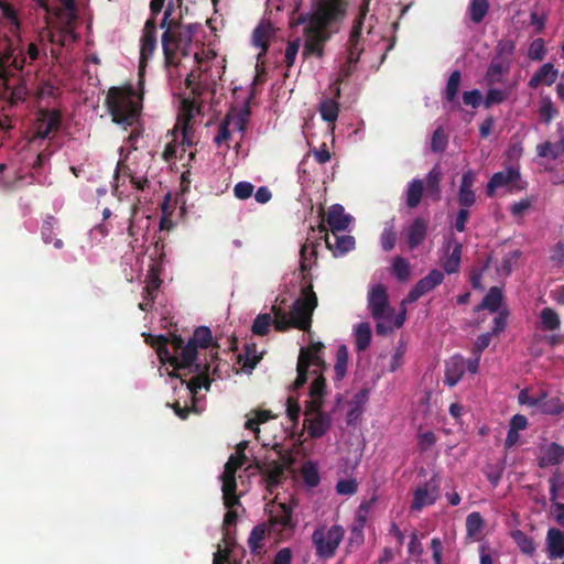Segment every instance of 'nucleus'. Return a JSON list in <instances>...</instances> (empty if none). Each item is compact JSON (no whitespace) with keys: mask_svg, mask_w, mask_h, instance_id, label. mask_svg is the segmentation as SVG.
Listing matches in <instances>:
<instances>
[{"mask_svg":"<svg viewBox=\"0 0 564 564\" xmlns=\"http://www.w3.org/2000/svg\"><path fill=\"white\" fill-rule=\"evenodd\" d=\"M312 6V12L300 13L296 20L289 22L291 28L306 24L303 30V59L324 56L326 43L338 33L339 24L346 15L347 4L344 0H313Z\"/></svg>","mask_w":564,"mask_h":564,"instance_id":"obj_1","label":"nucleus"},{"mask_svg":"<svg viewBox=\"0 0 564 564\" xmlns=\"http://www.w3.org/2000/svg\"><path fill=\"white\" fill-rule=\"evenodd\" d=\"M212 347V358L218 357L219 344L213 341V334L209 327L198 326L194 329L193 336L185 345L183 352L180 356V372L194 375L187 382V388L192 395L198 393L204 388L209 390L212 380L209 378L210 365L208 362L197 361L198 348L206 349Z\"/></svg>","mask_w":564,"mask_h":564,"instance_id":"obj_2","label":"nucleus"},{"mask_svg":"<svg viewBox=\"0 0 564 564\" xmlns=\"http://www.w3.org/2000/svg\"><path fill=\"white\" fill-rule=\"evenodd\" d=\"M317 304V295L313 290L312 283H308L302 288L300 297L294 301L289 313L276 305L271 307L275 330L286 332L291 328H296L310 333L313 313Z\"/></svg>","mask_w":564,"mask_h":564,"instance_id":"obj_3","label":"nucleus"},{"mask_svg":"<svg viewBox=\"0 0 564 564\" xmlns=\"http://www.w3.org/2000/svg\"><path fill=\"white\" fill-rule=\"evenodd\" d=\"M367 307L376 322V333L379 336H387L394 328H401L406 318L404 305L395 313L390 305L387 288L381 283L375 284L368 291Z\"/></svg>","mask_w":564,"mask_h":564,"instance_id":"obj_4","label":"nucleus"},{"mask_svg":"<svg viewBox=\"0 0 564 564\" xmlns=\"http://www.w3.org/2000/svg\"><path fill=\"white\" fill-rule=\"evenodd\" d=\"M105 106L112 122L124 129L132 127L139 119L142 109V96L131 86H113L107 91Z\"/></svg>","mask_w":564,"mask_h":564,"instance_id":"obj_5","label":"nucleus"},{"mask_svg":"<svg viewBox=\"0 0 564 564\" xmlns=\"http://www.w3.org/2000/svg\"><path fill=\"white\" fill-rule=\"evenodd\" d=\"M196 31V24H187L175 31L167 28L162 34V48L164 54V65L166 68L176 67L181 62V56H187L193 42V34Z\"/></svg>","mask_w":564,"mask_h":564,"instance_id":"obj_6","label":"nucleus"},{"mask_svg":"<svg viewBox=\"0 0 564 564\" xmlns=\"http://www.w3.org/2000/svg\"><path fill=\"white\" fill-rule=\"evenodd\" d=\"M345 536V530L339 524L317 527L312 534L315 554L321 560L333 558Z\"/></svg>","mask_w":564,"mask_h":564,"instance_id":"obj_7","label":"nucleus"},{"mask_svg":"<svg viewBox=\"0 0 564 564\" xmlns=\"http://www.w3.org/2000/svg\"><path fill=\"white\" fill-rule=\"evenodd\" d=\"M323 349L324 345L321 341L301 348L296 365L297 376L292 386L294 391L301 389L307 382L308 369L311 367H315L313 370L314 373H317L318 370L326 367V362L321 356Z\"/></svg>","mask_w":564,"mask_h":564,"instance_id":"obj_8","label":"nucleus"},{"mask_svg":"<svg viewBox=\"0 0 564 564\" xmlns=\"http://www.w3.org/2000/svg\"><path fill=\"white\" fill-rule=\"evenodd\" d=\"M279 455L281 462L273 459L271 462L264 463L259 459H254L253 464L250 465V467L253 466L264 477L267 489L270 492H272L273 489L280 485L286 468L290 467L294 462L292 454L289 452L279 451Z\"/></svg>","mask_w":564,"mask_h":564,"instance_id":"obj_9","label":"nucleus"},{"mask_svg":"<svg viewBox=\"0 0 564 564\" xmlns=\"http://www.w3.org/2000/svg\"><path fill=\"white\" fill-rule=\"evenodd\" d=\"M145 343L155 349L156 355L162 364H169L173 370L169 372L172 378H178L185 382V372H180V356H173L169 348V339L164 335H147Z\"/></svg>","mask_w":564,"mask_h":564,"instance_id":"obj_10","label":"nucleus"},{"mask_svg":"<svg viewBox=\"0 0 564 564\" xmlns=\"http://www.w3.org/2000/svg\"><path fill=\"white\" fill-rule=\"evenodd\" d=\"M520 180L519 169L509 166L490 177L487 183L486 193L491 197L498 188H507L509 193L519 192L523 188L519 185Z\"/></svg>","mask_w":564,"mask_h":564,"instance_id":"obj_11","label":"nucleus"},{"mask_svg":"<svg viewBox=\"0 0 564 564\" xmlns=\"http://www.w3.org/2000/svg\"><path fill=\"white\" fill-rule=\"evenodd\" d=\"M440 497V478L435 474L413 492L411 502L412 511H421L424 507L432 506Z\"/></svg>","mask_w":564,"mask_h":564,"instance_id":"obj_12","label":"nucleus"},{"mask_svg":"<svg viewBox=\"0 0 564 564\" xmlns=\"http://www.w3.org/2000/svg\"><path fill=\"white\" fill-rule=\"evenodd\" d=\"M293 508L284 502L275 503L269 509L267 525L269 531L280 533L282 529H293Z\"/></svg>","mask_w":564,"mask_h":564,"instance_id":"obj_13","label":"nucleus"},{"mask_svg":"<svg viewBox=\"0 0 564 564\" xmlns=\"http://www.w3.org/2000/svg\"><path fill=\"white\" fill-rule=\"evenodd\" d=\"M444 281V273L437 269L431 270L427 275L420 279L416 284L410 290L402 305L406 303H414L426 293L434 290Z\"/></svg>","mask_w":564,"mask_h":564,"instance_id":"obj_14","label":"nucleus"},{"mask_svg":"<svg viewBox=\"0 0 564 564\" xmlns=\"http://www.w3.org/2000/svg\"><path fill=\"white\" fill-rule=\"evenodd\" d=\"M319 232L324 234L325 243L333 256L338 258L355 249L356 240L350 235L333 234V240L329 238L328 229L324 223L318 226Z\"/></svg>","mask_w":564,"mask_h":564,"instance_id":"obj_15","label":"nucleus"},{"mask_svg":"<svg viewBox=\"0 0 564 564\" xmlns=\"http://www.w3.org/2000/svg\"><path fill=\"white\" fill-rule=\"evenodd\" d=\"M275 31L270 21L259 23L252 32L251 43L254 47H259L260 52L257 55V61L260 62L267 55L269 50L270 39L274 35Z\"/></svg>","mask_w":564,"mask_h":564,"instance_id":"obj_16","label":"nucleus"},{"mask_svg":"<svg viewBox=\"0 0 564 564\" xmlns=\"http://www.w3.org/2000/svg\"><path fill=\"white\" fill-rule=\"evenodd\" d=\"M156 47V22L154 18L148 19L141 37L140 64L145 63Z\"/></svg>","mask_w":564,"mask_h":564,"instance_id":"obj_17","label":"nucleus"},{"mask_svg":"<svg viewBox=\"0 0 564 564\" xmlns=\"http://www.w3.org/2000/svg\"><path fill=\"white\" fill-rule=\"evenodd\" d=\"M476 181V173L468 170L463 173L457 195V203L462 208H469L476 203V194L473 186Z\"/></svg>","mask_w":564,"mask_h":564,"instance_id":"obj_18","label":"nucleus"},{"mask_svg":"<svg viewBox=\"0 0 564 564\" xmlns=\"http://www.w3.org/2000/svg\"><path fill=\"white\" fill-rule=\"evenodd\" d=\"M61 126V112L58 110H41L37 119L36 137L46 139L48 135L57 131Z\"/></svg>","mask_w":564,"mask_h":564,"instance_id":"obj_19","label":"nucleus"},{"mask_svg":"<svg viewBox=\"0 0 564 564\" xmlns=\"http://www.w3.org/2000/svg\"><path fill=\"white\" fill-rule=\"evenodd\" d=\"M325 221L332 234H336L345 231L352 221V217L348 214H345V209L341 205L334 204L329 207L325 217Z\"/></svg>","mask_w":564,"mask_h":564,"instance_id":"obj_20","label":"nucleus"},{"mask_svg":"<svg viewBox=\"0 0 564 564\" xmlns=\"http://www.w3.org/2000/svg\"><path fill=\"white\" fill-rule=\"evenodd\" d=\"M429 230V220L423 217H416L412 220L405 230L406 242L411 250L417 248L426 238Z\"/></svg>","mask_w":564,"mask_h":564,"instance_id":"obj_21","label":"nucleus"},{"mask_svg":"<svg viewBox=\"0 0 564 564\" xmlns=\"http://www.w3.org/2000/svg\"><path fill=\"white\" fill-rule=\"evenodd\" d=\"M195 112H199V108L195 105L194 100L188 98L183 99L181 101V113L178 116L174 131L181 128V133L184 134V138H187V133L192 129L191 122L195 116Z\"/></svg>","mask_w":564,"mask_h":564,"instance_id":"obj_22","label":"nucleus"},{"mask_svg":"<svg viewBox=\"0 0 564 564\" xmlns=\"http://www.w3.org/2000/svg\"><path fill=\"white\" fill-rule=\"evenodd\" d=\"M510 62L506 59H499L498 57H492L487 72L485 74V80L488 85L501 84L503 83V77L509 74L511 68Z\"/></svg>","mask_w":564,"mask_h":564,"instance_id":"obj_23","label":"nucleus"},{"mask_svg":"<svg viewBox=\"0 0 564 564\" xmlns=\"http://www.w3.org/2000/svg\"><path fill=\"white\" fill-rule=\"evenodd\" d=\"M466 361L460 355L453 356L445 365L444 382L449 386H456L464 376Z\"/></svg>","mask_w":564,"mask_h":564,"instance_id":"obj_24","label":"nucleus"},{"mask_svg":"<svg viewBox=\"0 0 564 564\" xmlns=\"http://www.w3.org/2000/svg\"><path fill=\"white\" fill-rule=\"evenodd\" d=\"M304 426L312 438H319L329 430L330 417L327 413L318 412L314 416L305 417Z\"/></svg>","mask_w":564,"mask_h":564,"instance_id":"obj_25","label":"nucleus"},{"mask_svg":"<svg viewBox=\"0 0 564 564\" xmlns=\"http://www.w3.org/2000/svg\"><path fill=\"white\" fill-rule=\"evenodd\" d=\"M546 552L551 560L564 557V533L556 528H551L546 533Z\"/></svg>","mask_w":564,"mask_h":564,"instance_id":"obj_26","label":"nucleus"},{"mask_svg":"<svg viewBox=\"0 0 564 564\" xmlns=\"http://www.w3.org/2000/svg\"><path fill=\"white\" fill-rule=\"evenodd\" d=\"M542 455L538 458L540 468L560 465L564 460V446L557 443H551L541 449Z\"/></svg>","mask_w":564,"mask_h":564,"instance_id":"obj_27","label":"nucleus"},{"mask_svg":"<svg viewBox=\"0 0 564 564\" xmlns=\"http://www.w3.org/2000/svg\"><path fill=\"white\" fill-rule=\"evenodd\" d=\"M362 31H359V23L351 25L349 36L346 43L347 58L351 62H359L360 55L364 52L362 45Z\"/></svg>","mask_w":564,"mask_h":564,"instance_id":"obj_28","label":"nucleus"},{"mask_svg":"<svg viewBox=\"0 0 564 564\" xmlns=\"http://www.w3.org/2000/svg\"><path fill=\"white\" fill-rule=\"evenodd\" d=\"M247 462V457H241L239 455L231 454L229 456L228 462L225 464V469L221 475V481L226 482V488L228 490H232L236 481V473L239 468H241Z\"/></svg>","mask_w":564,"mask_h":564,"instance_id":"obj_29","label":"nucleus"},{"mask_svg":"<svg viewBox=\"0 0 564 564\" xmlns=\"http://www.w3.org/2000/svg\"><path fill=\"white\" fill-rule=\"evenodd\" d=\"M557 69L551 63L543 64L539 70L530 78L528 85L532 89H536L542 83L551 86L557 78Z\"/></svg>","mask_w":564,"mask_h":564,"instance_id":"obj_30","label":"nucleus"},{"mask_svg":"<svg viewBox=\"0 0 564 564\" xmlns=\"http://www.w3.org/2000/svg\"><path fill=\"white\" fill-rule=\"evenodd\" d=\"M536 154L543 159L557 160L564 154V135L556 141H544L536 145Z\"/></svg>","mask_w":564,"mask_h":564,"instance_id":"obj_31","label":"nucleus"},{"mask_svg":"<svg viewBox=\"0 0 564 564\" xmlns=\"http://www.w3.org/2000/svg\"><path fill=\"white\" fill-rule=\"evenodd\" d=\"M57 219L54 216H47L41 227V237L44 243H53L56 249H62L64 242L56 237L55 227Z\"/></svg>","mask_w":564,"mask_h":564,"instance_id":"obj_32","label":"nucleus"},{"mask_svg":"<svg viewBox=\"0 0 564 564\" xmlns=\"http://www.w3.org/2000/svg\"><path fill=\"white\" fill-rule=\"evenodd\" d=\"M355 348L357 351H365L371 343V326L367 322L359 323L355 327Z\"/></svg>","mask_w":564,"mask_h":564,"instance_id":"obj_33","label":"nucleus"},{"mask_svg":"<svg viewBox=\"0 0 564 564\" xmlns=\"http://www.w3.org/2000/svg\"><path fill=\"white\" fill-rule=\"evenodd\" d=\"M424 193V183L420 178H414L408 184L406 205L409 208H416Z\"/></svg>","mask_w":564,"mask_h":564,"instance_id":"obj_34","label":"nucleus"},{"mask_svg":"<svg viewBox=\"0 0 564 564\" xmlns=\"http://www.w3.org/2000/svg\"><path fill=\"white\" fill-rule=\"evenodd\" d=\"M160 285V270L158 269L156 265H151L147 276V284L143 288L142 294H147L148 296H150V302H154Z\"/></svg>","mask_w":564,"mask_h":564,"instance_id":"obj_35","label":"nucleus"},{"mask_svg":"<svg viewBox=\"0 0 564 564\" xmlns=\"http://www.w3.org/2000/svg\"><path fill=\"white\" fill-rule=\"evenodd\" d=\"M511 538L513 539V541L516 542V544L523 554L528 556L534 555L536 551V545L531 536H529L521 530H514L511 533Z\"/></svg>","mask_w":564,"mask_h":564,"instance_id":"obj_36","label":"nucleus"},{"mask_svg":"<svg viewBox=\"0 0 564 564\" xmlns=\"http://www.w3.org/2000/svg\"><path fill=\"white\" fill-rule=\"evenodd\" d=\"M539 398H541V404L536 408H540L542 413L549 415H557L564 412V403L557 397H553L546 399V393L542 392Z\"/></svg>","mask_w":564,"mask_h":564,"instance_id":"obj_37","label":"nucleus"},{"mask_svg":"<svg viewBox=\"0 0 564 564\" xmlns=\"http://www.w3.org/2000/svg\"><path fill=\"white\" fill-rule=\"evenodd\" d=\"M348 364V348L346 345H340L336 351V361L334 365L335 380L341 381L347 372Z\"/></svg>","mask_w":564,"mask_h":564,"instance_id":"obj_38","label":"nucleus"},{"mask_svg":"<svg viewBox=\"0 0 564 564\" xmlns=\"http://www.w3.org/2000/svg\"><path fill=\"white\" fill-rule=\"evenodd\" d=\"M502 292L499 288L492 286L481 301L479 308H486L490 312H497L502 303Z\"/></svg>","mask_w":564,"mask_h":564,"instance_id":"obj_39","label":"nucleus"},{"mask_svg":"<svg viewBox=\"0 0 564 564\" xmlns=\"http://www.w3.org/2000/svg\"><path fill=\"white\" fill-rule=\"evenodd\" d=\"M541 327L544 330H556L561 326V318L557 312L551 307L542 308L540 313Z\"/></svg>","mask_w":564,"mask_h":564,"instance_id":"obj_40","label":"nucleus"},{"mask_svg":"<svg viewBox=\"0 0 564 564\" xmlns=\"http://www.w3.org/2000/svg\"><path fill=\"white\" fill-rule=\"evenodd\" d=\"M397 242V231L394 228V219L387 221L384 224V228L380 235V243L381 248L389 252L395 247Z\"/></svg>","mask_w":564,"mask_h":564,"instance_id":"obj_41","label":"nucleus"},{"mask_svg":"<svg viewBox=\"0 0 564 564\" xmlns=\"http://www.w3.org/2000/svg\"><path fill=\"white\" fill-rule=\"evenodd\" d=\"M485 525L484 518L477 511L469 513L466 518V532L470 539H477Z\"/></svg>","mask_w":564,"mask_h":564,"instance_id":"obj_42","label":"nucleus"},{"mask_svg":"<svg viewBox=\"0 0 564 564\" xmlns=\"http://www.w3.org/2000/svg\"><path fill=\"white\" fill-rule=\"evenodd\" d=\"M489 11L488 0H471L468 7L469 18L474 23H480Z\"/></svg>","mask_w":564,"mask_h":564,"instance_id":"obj_43","label":"nucleus"},{"mask_svg":"<svg viewBox=\"0 0 564 564\" xmlns=\"http://www.w3.org/2000/svg\"><path fill=\"white\" fill-rule=\"evenodd\" d=\"M319 113L324 121L334 123L339 113V105L334 99L323 100L319 105Z\"/></svg>","mask_w":564,"mask_h":564,"instance_id":"obj_44","label":"nucleus"},{"mask_svg":"<svg viewBox=\"0 0 564 564\" xmlns=\"http://www.w3.org/2000/svg\"><path fill=\"white\" fill-rule=\"evenodd\" d=\"M272 323L274 324V318L272 319L270 313L259 314L252 323V334L257 336H265L269 333Z\"/></svg>","mask_w":564,"mask_h":564,"instance_id":"obj_45","label":"nucleus"},{"mask_svg":"<svg viewBox=\"0 0 564 564\" xmlns=\"http://www.w3.org/2000/svg\"><path fill=\"white\" fill-rule=\"evenodd\" d=\"M391 269H392V274L399 281H406L410 278V274H411L410 263L405 258H403L401 256H397L393 259Z\"/></svg>","mask_w":564,"mask_h":564,"instance_id":"obj_46","label":"nucleus"},{"mask_svg":"<svg viewBox=\"0 0 564 564\" xmlns=\"http://www.w3.org/2000/svg\"><path fill=\"white\" fill-rule=\"evenodd\" d=\"M462 249L463 246L460 243H456L451 254L444 261L443 268L446 273L452 274L458 271L460 264Z\"/></svg>","mask_w":564,"mask_h":564,"instance_id":"obj_47","label":"nucleus"},{"mask_svg":"<svg viewBox=\"0 0 564 564\" xmlns=\"http://www.w3.org/2000/svg\"><path fill=\"white\" fill-rule=\"evenodd\" d=\"M514 50L516 44L512 40L502 39L496 45V53L494 57H498L499 59H506L512 63Z\"/></svg>","mask_w":564,"mask_h":564,"instance_id":"obj_48","label":"nucleus"},{"mask_svg":"<svg viewBox=\"0 0 564 564\" xmlns=\"http://www.w3.org/2000/svg\"><path fill=\"white\" fill-rule=\"evenodd\" d=\"M440 183H441V172L436 167H434L429 172V174L426 176V192L430 195L434 196L435 200L440 199V195H441Z\"/></svg>","mask_w":564,"mask_h":564,"instance_id":"obj_49","label":"nucleus"},{"mask_svg":"<svg viewBox=\"0 0 564 564\" xmlns=\"http://www.w3.org/2000/svg\"><path fill=\"white\" fill-rule=\"evenodd\" d=\"M448 145V135L442 127H438L433 132L431 139V151L434 153H443Z\"/></svg>","mask_w":564,"mask_h":564,"instance_id":"obj_50","label":"nucleus"},{"mask_svg":"<svg viewBox=\"0 0 564 564\" xmlns=\"http://www.w3.org/2000/svg\"><path fill=\"white\" fill-rule=\"evenodd\" d=\"M267 532H270V531H269V527L265 523L256 525L252 529V531L249 535V539H248V543H249V546L252 552H256L258 549H260L262 546L261 542L264 539V535Z\"/></svg>","mask_w":564,"mask_h":564,"instance_id":"obj_51","label":"nucleus"},{"mask_svg":"<svg viewBox=\"0 0 564 564\" xmlns=\"http://www.w3.org/2000/svg\"><path fill=\"white\" fill-rule=\"evenodd\" d=\"M301 37H295L289 41L284 51V64L288 69H291L295 63L296 56L301 47Z\"/></svg>","mask_w":564,"mask_h":564,"instance_id":"obj_52","label":"nucleus"},{"mask_svg":"<svg viewBox=\"0 0 564 564\" xmlns=\"http://www.w3.org/2000/svg\"><path fill=\"white\" fill-rule=\"evenodd\" d=\"M462 80V75L459 70H454L448 78L446 90H445V98L447 101L453 102L456 99L459 85Z\"/></svg>","mask_w":564,"mask_h":564,"instance_id":"obj_53","label":"nucleus"},{"mask_svg":"<svg viewBox=\"0 0 564 564\" xmlns=\"http://www.w3.org/2000/svg\"><path fill=\"white\" fill-rule=\"evenodd\" d=\"M187 382L188 380L185 379V382L184 384L186 386V391L192 400V404L191 405H187L185 404L184 406L181 405V403L178 401H175L171 406L172 409L174 410L175 414L182 419V420H185L187 419L188 414L193 411L196 410V405H195V400H196V394L193 397L191 391L188 390L187 388ZM181 383L183 384V382L181 381Z\"/></svg>","mask_w":564,"mask_h":564,"instance_id":"obj_54","label":"nucleus"},{"mask_svg":"<svg viewBox=\"0 0 564 564\" xmlns=\"http://www.w3.org/2000/svg\"><path fill=\"white\" fill-rule=\"evenodd\" d=\"M302 477L304 482L310 487H316L319 484V474L316 466L312 463H306L302 468Z\"/></svg>","mask_w":564,"mask_h":564,"instance_id":"obj_55","label":"nucleus"},{"mask_svg":"<svg viewBox=\"0 0 564 564\" xmlns=\"http://www.w3.org/2000/svg\"><path fill=\"white\" fill-rule=\"evenodd\" d=\"M507 98H508V93L506 90L491 88L487 91V95L484 100V106L486 108H490L494 105H499V104L503 102L505 100H507Z\"/></svg>","mask_w":564,"mask_h":564,"instance_id":"obj_56","label":"nucleus"},{"mask_svg":"<svg viewBox=\"0 0 564 564\" xmlns=\"http://www.w3.org/2000/svg\"><path fill=\"white\" fill-rule=\"evenodd\" d=\"M322 370L323 369L317 371L318 376L312 382L311 388H310L311 398H316L319 400L324 399L325 390H326V380L322 375Z\"/></svg>","mask_w":564,"mask_h":564,"instance_id":"obj_57","label":"nucleus"},{"mask_svg":"<svg viewBox=\"0 0 564 564\" xmlns=\"http://www.w3.org/2000/svg\"><path fill=\"white\" fill-rule=\"evenodd\" d=\"M550 484V501L554 505L558 498V489L564 486V479L558 470L553 473V475L549 478Z\"/></svg>","mask_w":564,"mask_h":564,"instance_id":"obj_58","label":"nucleus"},{"mask_svg":"<svg viewBox=\"0 0 564 564\" xmlns=\"http://www.w3.org/2000/svg\"><path fill=\"white\" fill-rule=\"evenodd\" d=\"M253 352H254V350L251 351L249 345H247V347H246V355L245 356H242V355L238 356V360L242 361V368H243L245 371H251L252 369H254L256 366L258 365V362L261 359L260 356H256Z\"/></svg>","mask_w":564,"mask_h":564,"instance_id":"obj_59","label":"nucleus"},{"mask_svg":"<svg viewBox=\"0 0 564 564\" xmlns=\"http://www.w3.org/2000/svg\"><path fill=\"white\" fill-rule=\"evenodd\" d=\"M236 490H237V484H235L232 490H228L226 488V482H223V486H221L223 499H224V505L228 510H232L235 506L240 503V500L236 494Z\"/></svg>","mask_w":564,"mask_h":564,"instance_id":"obj_60","label":"nucleus"},{"mask_svg":"<svg viewBox=\"0 0 564 564\" xmlns=\"http://www.w3.org/2000/svg\"><path fill=\"white\" fill-rule=\"evenodd\" d=\"M528 55L532 61H542L545 55L544 41L542 39L534 40L529 47Z\"/></svg>","mask_w":564,"mask_h":564,"instance_id":"obj_61","label":"nucleus"},{"mask_svg":"<svg viewBox=\"0 0 564 564\" xmlns=\"http://www.w3.org/2000/svg\"><path fill=\"white\" fill-rule=\"evenodd\" d=\"M224 541L226 547L224 550L218 549V551L214 553L213 564H227L232 558L229 549L231 543L227 540V533H224Z\"/></svg>","mask_w":564,"mask_h":564,"instance_id":"obj_62","label":"nucleus"},{"mask_svg":"<svg viewBox=\"0 0 564 564\" xmlns=\"http://www.w3.org/2000/svg\"><path fill=\"white\" fill-rule=\"evenodd\" d=\"M436 443V436L433 432L427 431L424 433H420L417 436V446L421 452H426L431 449Z\"/></svg>","mask_w":564,"mask_h":564,"instance_id":"obj_63","label":"nucleus"},{"mask_svg":"<svg viewBox=\"0 0 564 564\" xmlns=\"http://www.w3.org/2000/svg\"><path fill=\"white\" fill-rule=\"evenodd\" d=\"M357 482L355 479H341L336 484V491L339 495L350 496L357 491Z\"/></svg>","mask_w":564,"mask_h":564,"instance_id":"obj_64","label":"nucleus"}]
</instances>
